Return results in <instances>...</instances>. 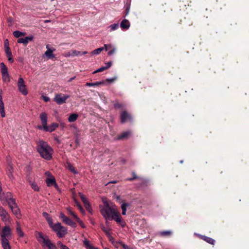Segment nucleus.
Here are the masks:
<instances>
[{
  "instance_id": "obj_9",
  "label": "nucleus",
  "mask_w": 249,
  "mask_h": 249,
  "mask_svg": "<svg viewBox=\"0 0 249 249\" xmlns=\"http://www.w3.org/2000/svg\"><path fill=\"white\" fill-rule=\"evenodd\" d=\"M40 119L42 124V126H38L37 128L39 129H43L47 125V115L43 112L40 114Z\"/></svg>"
},
{
  "instance_id": "obj_14",
  "label": "nucleus",
  "mask_w": 249,
  "mask_h": 249,
  "mask_svg": "<svg viewBox=\"0 0 249 249\" xmlns=\"http://www.w3.org/2000/svg\"><path fill=\"white\" fill-rule=\"evenodd\" d=\"M59 126L57 123H53L49 125H46L43 130L46 132H52L54 131Z\"/></svg>"
},
{
  "instance_id": "obj_50",
  "label": "nucleus",
  "mask_w": 249,
  "mask_h": 249,
  "mask_svg": "<svg viewBox=\"0 0 249 249\" xmlns=\"http://www.w3.org/2000/svg\"><path fill=\"white\" fill-rule=\"evenodd\" d=\"M100 53H101V52L100 51V50H99L98 48V49H95L94 51H93L91 53V54H93V55H97V54H99Z\"/></svg>"
},
{
  "instance_id": "obj_6",
  "label": "nucleus",
  "mask_w": 249,
  "mask_h": 249,
  "mask_svg": "<svg viewBox=\"0 0 249 249\" xmlns=\"http://www.w3.org/2000/svg\"><path fill=\"white\" fill-rule=\"evenodd\" d=\"M18 87L19 91L24 95H26L28 94V90L27 89L26 86L23 79L20 77L18 78Z\"/></svg>"
},
{
  "instance_id": "obj_43",
  "label": "nucleus",
  "mask_w": 249,
  "mask_h": 249,
  "mask_svg": "<svg viewBox=\"0 0 249 249\" xmlns=\"http://www.w3.org/2000/svg\"><path fill=\"white\" fill-rule=\"evenodd\" d=\"M46 220L48 222V224L49 225L50 227L52 228L54 225L53 223L52 218L51 217H50L49 218L47 219Z\"/></svg>"
},
{
  "instance_id": "obj_53",
  "label": "nucleus",
  "mask_w": 249,
  "mask_h": 249,
  "mask_svg": "<svg viewBox=\"0 0 249 249\" xmlns=\"http://www.w3.org/2000/svg\"><path fill=\"white\" fill-rule=\"evenodd\" d=\"M104 47L106 49V51H107L108 50L112 48V45L111 44H105Z\"/></svg>"
},
{
  "instance_id": "obj_1",
  "label": "nucleus",
  "mask_w": 249,
  "mask_h": 249,
  "mask_svg": "<svg viewBox=\"0 0 249 249\" xmlns=\"http://www.w3.org/2000/svg\"><path fill=\"white\" fill-rule=\"evenodd\" d=\"M37 150L42 158L47 160L52 159L53 151L47 142L43 141L39 142L37 146Z\"/></svg>"
},
{
  "instance_id": "obj_28",
  "label": "nucleus",
  "mask_w": 249,
  "mask_h": 249,
  "mask_svg": "<svg viewBox=\"0 0 249 249\" xmlns=\"http://www.w3.org/2000/svg\"><path fill=\"white\" fill-rule=\"evenodd\" d=\"M17 232L18 234V235L20 237H23L24 236V233L22 231L20 226L19 225V223L18 222H17V228H16Z\"/></svg>"
},
{
  "instance_id": "obj_40",
  "label": "nucleus",
  "mask_w": 249,
  "mask_h": 249,
  "mask_svg": "<svg viewBox=\"0 0 249 249\" xmlns=\"http://www.w3.org/2000/svg\"><path fill=\"white\" fill-rule=\"evenodd\" d=\"M71 54L72 57L75 56L80 55H82V52L80 51H77L76 50H72Z\"/></svg>"
},
{
  "instance_id": "obj_26",
  "label": "nucleus",
  "mask_w": 249,
  "mask_h": 249,
  "mask_svg": "<svg viewBox=\"0 0 249 249\" xmlns=\"http://www.w3.org/2000/svg\"><path fill=\"white\" fill-rule=\"evenodd\" d=\"M78 117V115L77 114L73 113L70 115L68 119V120L70 123L74 122L77 119Z\"/></svg>"
},
{
  "instance_id": "obj_5",
  "label": "nucleus",
  "mask_w": 249,
  "mask_h": 249,
  "mask_svg": "<svg viewBox=\"0 0 249 249\" xmlns=\"http://www.w3.org/2000/svg\"><path fill=\"white\" fill-rule=\"evenodd\" d=\"M52 229L59 238L64 237L67 233V229L62 226L59 222L55 224Z\"/></svg>"
},
{
  "instance_id": "obj_19",
  "label": "nucleus",
  "mask_w": 249,
  "mask_h": 249,
  "mask_svg": "<svg viewBox=\"0 0 249 249\" xmlns=\"http://www.w3.org/2000/svg\"><path fill=\"white\" fill-rule=\"evenodd\" d=\"M13 166L11 164H9L8 165L7 171V175L8 178H9V179L12 181H13L15 178L13 174Z\"/></svg>"
},
{
  "instance_id": "obj_13",
  "label": "nucleus",
  "mask_w": 249,
  "mask_h": 249,
  "mask_svg": "<svg viewBox=\"0 0 249 249\" xmlns=\"http://www.w3.org/2000/svg\"><path fill=\"white\" fill-rule=\"evenodd\" d=\"M13 198L12 195L11 193L9 192H7L6 193H0V199L3 203L5 201H7Z\"/></svg>"
},
{
  "instance_id": "obj_39",
  "label": "nucleus",
  "mask_w": 249,
  "mask_h": 249,
  "mask_svg": "<svg viewBox=\"0 0 249 249\" xmlns=\"http://www.w3.org/2000/svg\"><path fill=\"white\" fill-rule=\"evenodd\" d=\"M9 206V207L11 208L14 205H16L17 204L16 203L15 199L12 198L11 199L9 200L8 201H6Z\"/></svg>"
},
{
  "instance_id": "obj_7",
  "label": "nucleus",
  "mask_w": 249,
  "mask_h": 249,
  "mask_svg": "<svg viewBox=\"0 0 249 249\" xmlns=\"http://www.w3.org/2000/svg\"><path fill=\"white\" fill-rule=\"evenodd\" d=\"M1 239H9L11 236V229L9 226H4L0 233Z\"/></svg>"
},
{
  "instance_id": "obj_11",
  "label": "nucleus",
  "mask_w": 249,
  "mask_h": 249,
  "mask_svg": "<svg viewBox=\"0 0 249 249\" xmlns=\"http://www.w3.org/2000/svg\"><path fill=\"white\" fill-rule=\"evenodd\" d=\"M111 219L115 220L117 223L119 224L122 227H124L125 226V222L122 220V217L119 211H118L117 214H115L113 216Z\"/></svg>"
},
{
  "instance_id": "obj_18",
  "label": "nucleus",
  "mask_w": 249,
  "mask_h": 249,
  "mask_svg": "<svg viewBox=\"0 0 249 249\" xmlns=\"http://www.w3.org/2000/svg\"><path fill=\"white\" fill-rule=\"evenodd\" d=\"M120 26L123 30H127L130 26V23L127 19H124L121 22Z\"/></svg>"
},
{
  "instance_id": "obj_31",
  "label": "nucleus",
  "mask_w": 249,
  "mask_h": 249,
  "mask_svg": "<svg viewBox=\"0 0 249 249\" xmlns=\"http://www.w3.org/2000/svg\"><path fill=\"white\" fill-rule=\"evenodd\" d=\"M105 82L104 81H100V82H97L95 83H87L86 86L88 87H91V86H98L101 84H105Z\"/></svg>"
},
{
  "instance_id": "obj_25",
  "label": "nucleus",
  "mask_w": 249,
  "mask_h": 249,
  "mask_svg": "<svg viewBox=\"0 0 249 249\" xmlns=\"http://www.w3.org/2000/svg\"><path fill=\"white\" fill-rule=\"evenodd\" d=\"M83 243L87 249H98L97 248H95L91 245L89 241H88L87 239H85L84 240Z\"/></svg>"
},
{
  "instance_id": "obj_4",
  "label": "nucleus",
  "mask_w": 249,
  "mask_h": 249,
  "mask_svg": "<svg viewBox=\"0 0 249 249\" xmlns=\"http://www.w3.org/2000/svg\"><path fill=\"white\" fill-rule=\"evenodd\" d=\"M35 236L38 242L42 245L43 249L47 248V249H52L56 247L55 244L51 242L48 236L42 232L36 231Z\"/></svg>"
},
{
  "instance_id": "obj_29",
  "label": "nucleus",
  "mask_w": 249,
  "mask_h": 249,
  "mask_svg": "<svg viewBox=\"0 0 249 249\" xmlns=\"http://www.w3.org/2000/svg\"><path fill=\"white\" fill-rule=\"evenodd\" d=\"M66 167L70 170L71 172H72L74 174H78V172H77L74 167L70 163V162H67L66 164Z\"/></svg>"
},
{
  "instance_id": "obj_42",
  "label": "nucleus",
  "mask_w": 249,
  "mask_h": 249,
  "mask_svg": "<svg viewBox=\"0 0 249 249\" xmlns=\"http://www.w3.org/2000/svg\"><path fill=\"white\" fill-rule=\"evenodd\" d=\"M2 79L4 81H9V77L8 73L5 74H2Z\"/></svg>"
},
{
  "instance_id": "obj_64",
  "label": "nucleus",
  "mask_w": 249,
  "mask_h": 249,
  "mask_svg": "<svg viewBox=\"0 0 249 249\" xmlns=\"http://www.w3.org/2000/svg\"><path fill=\"white\" fill-rule=\"evenodd\" d=\"M129 8H127V9H126V14H125V15H128V13H129Z\"/></svg>"
},
{
  "instance_id": "obj_36",
  "label": "nucleus",
  "mask_w": 249,
  "mask_h": 249,
  "mask_svg": "<svg viewBox=\"0 0 249 249\" xmlns=\"http://www.w3.org/2000/svg\"><path fill=\"white\" fill-rule=\"evenodd\" d=\"M26 34L25 33L21 32L18 31H16L13 32V35L16 37H19L21 36H24Z\"/></svg>"
},
{
  "instance_id": "obj_41",
  "label": "nucleus",
  "mask_w": 249,
  "mask_h": 249,
  "mask_svg": "<svg viewBox=\"0 0 249 249\" xmlns=\"http://www.w3.org/2000/svg\"><path fill=\"white\" fill-rule=\"evenodd\" d=\"M57 246L60 249H70L68 247L63 245L61 242H58Z\"/></svg>"
},
{
  "instance_id": "obj_46",
  "label": "nucleus",
  "mask_w": 249,
  "mask_h": 249,
  "mask_svg": "<svg viewBox=\"0 0 249 249\" xmlns=\"http://www.w3.org/2000/svg\"><path fill=\"white\" fill-rule=\"evenodd\" d=\"M6 56L8 58V60L9 62L11 63H13L14 61V59L12 58V53H7L6 54Z\"/></svg>"
},
{
  "instance_id": "obj_12",
  "label": "nucleus",
  "mask_w": 249,
  "mask_h": 249,
  "mask_svg": "<svg viewBox=\"0 0 249 249\" xmlns=\"http://www.w3.org/2000/svg\"><path fill=\"white\" fill-rule=\"evenodd\" d=\"M121 122L124 124L128 120H131V116L125 111H123L120 116Z\"/></svg>"
},
{
  "instance_id": "obj_38",
  "label": "nucleus",
  "mask_w": 249,
  "mask_h": 249,
  "mask_svg": "<svg viewBox=\"0 0 249 249\" xmlns=\"http://www.w3.org/2000/svg\"><path fill=\"white\" fill-rule=\"evenodd\" d=\"M119 27V25L117 23H114L111 25H110L108 28L110 29V32H112L114 30H117Z\"/></svg>"
},
{
  "instance_id": "obj_35",
  "label": "nucleus",
  "mask_w": 249,
  "mask_h": 249,
  "mask_svg": "<svg viewBox=\"0 0 249 249\" xmlns=\"http://www.w3.org/2000/svg\"><path fill=\"white\" fill-rule=\"evenodd\" d=\"M102 230L106 233L108 237L109 240H111L112 236L110 232V230L106 229L104 226L102 227Z\"/></svg>"
},
{
  "instance_id": "obj_3",
  "label": "nucleus",
  "mask_w": 249,
  "mask_h": 249,
  "mask_svg": "<svg viewBox=\"0 0 249 249\" xmlns=\"http://www.w3.org/2000/svg\"><path fill=\"white\" fill-rule=\"evenodd\" d=\"M35 236L38 242L42 245L43 249L47 248V249H52L56 247L55 244L51 242L48 236L42 232L36 231Z\"/></svg>"
},
{
  "instance_id": "obj_49",
  "label": "nucleus",
  "mask_w": 249,
  "mask_h": 249,
  "mask_svg": "<svg viewBox=\"0 0 249 249\" xmlns=\"http://www.w3.org/2000/svg\"><path fill=\"white\" fill-rule=\"evenodd\" d=\"M76 220L79 223L80 225L81 226L82 228H86V226L85 225V224L82 222V221L78 217H77L76 219Z\"/></svg>"
},
{
  "instance_id": "obj_15",
  "label": "nucleus",
  "mask_w": 249,
  "mask_h": 249,
  "mask_svg": "<svg viewBox=\"0 0 249 249\" xmlns=\"http://www.w3.org/2000/svg\"><path fill=\"white\" fill-rule=\"evenodd\" d=\"M79 196L80 197L82 202L84 204V205L86 208L88 210L89 212H90V207L89 205V202L86 197V196L81 193L79 194Z\"/></svg>"
},
{
  "instance_id": "obj_34",
  "label": "nucleus",
  "mask_w": 249,
  "mask_h": 249,
  "mask_svg": "<svg viewBox=\"0 0 249 249\" xmlns=\"http://www.w3.org/2000/svg\"><path fill=\"white\" fill-rule=\"evenodd\" d=\"M30 184L32 188L36 191H38L39 190V187L37 185V184L33 181H30Z\"/></svg>"
},
{
  "instance_id": "obj_30",
  "label": "nucleus",
  "mask_w": 249,
  "mask_h": 249,
  "mask_svg": "<svg viewBox=\"0 0 249 249\" xmlns=\"http://www.w3.org/2000/svg\"><path fill=\"white\" fill-rule=\"evenodd\" d=\"M46 183L48 186H52L55 184V180L53 177L51 178H47L46 180Z\"/></svg>"
},
{
  "instance_id": "obj_60",
  "label": "nucleus",
  "mask_w": 249,
  "mask_h": 249,
  "mask_svg": "<svg viewBox=\"0 0 249 249\" xmlns=\"http://www.w3.org/2000/svg\"><path fill=\"white\" fill-rule=\"evenodd\" d=\"M112 65V62H108L107 64V66H105L106 68H107V69L108 68H109Z\"/></svg>"
},
{
  "instance_id": "obj_33",
  "label": "nucleus",
  "mask_w": 249,
  "mask_h": 249,
  "mask_svg": "<svg viewBox=\"0 0 249 249\" xmlns=\"http://www.w3.org/2000/svg\"><path fill=\"white\" fill-rule=\"evenodd\" d=\"M1 74L8 73L7 68L3 63H0Z\"/></svg>"
},
{
  "instance_id": "obj_44",
  "label": "nucleus",
  "mask_w": 249,
  "mask_h": 249,
  "mask_svg": "<svg viewBox=\"0 0 249 249\" xmlns=\"http://www.w3.org/2000/svg\"><path fill=\"white\" fill-rule=\"evenodd\" d=\"M160 235L162 236H169L171 234V231H161L160 233Z\"/></svg>"
},
{
  "instance_id": "obj_58",
  "label": "nucleus",
  "mask_w": 249,
  "mask_h": 249,
  "mask_svg": "<svg viewBox=\"0 0 249 249\" xmlns=\"http://www.w3.org/2000/svg\"><path fill=\"white\" fill-rule=\"evenodd\" d=\"M5 50L6 54L12 53L9 47H7L6 48H5Z\"/></svg>"
},
{
  "instance_id": "obj_27",
  "label": "nucleus",
  "mask_w": 249,
  "mask_h": 249,
  "mask_svg": "<svg viewBox=\"0 0 249 249\" xmlns=\"http://www.w3.org/2000/svg\"><path fill=\"white\" fill-rule=\"evenodd\" d=\"M0 113L1 116L3 118L5 117V113L4 110V105L3 101H0Z\"/></svg>"
},
{
  "instance_id": "obj_17",
  "label": "nucleus",
  "mask_w": 249,
  "mask_h": 249,
  "mask_svg": "<svg viewBox=\"0 0 249 249\" xmlns=\"http://www.w3.org/2000/svg\"><path fill=\"white\" fill-rule=\"evenodd\" d=\"M47 50L45 52V55L48 58H51L54 57V55L53 54V52L55 51L54 48L52 49L48 48V45L46 46Z\"/></svg>"
},
{
  "instance_id": "obj_57",
  "label": "nucleus",
  "mask_w": 249,
  "mask_h": 249,
  "mask_svg": "<svg viewBox=\"0 0 249 249\" xmlns=\"http://www.w3.org/2000/svg\"><path fill=\"white\" fill-rule=\"evenodd\" d=\"M42 214H43V216L45 217L46 219H47L50 217L49 214L46 212L43 213Z\"/></svg>"
},
{
  "instance_id": "obj_32",
  "label": "nucleus",
  "mask_w": 249,
  "mask_h": 249,
  "mask_svg": "<svg viewBox=\"0 0 249 249\" xmlns=\"http://www.w3.org/2000/svg\"><path fill=\"white\" fill-rule=\"evenodd\" d=\"M64 222H65L66 224L70 225L73 228H75L76 226V224L68 217Z\"/></svg>"
},
{
  "instance_id": "obj_37",
  "label": "nucleus",
  "mask_w": 249,
  "mask_h": 249,
  "mask_svg": "<svg viewBox=\"0 0 249 249\" xmlns=\"http://www.w3.org/2000/svg\"><path fill=\"white\" fill-rule=\"evenodd\" d=\"M116 244L117 248H118V247H119L118 245H120L122 247V248L124 249H133L130 248L129 246H128L127 245H125V244H124L121 242H117Z\"/></svg>"
},
{
  "instance_id": "obj_62",
  "label": "nucleus",
  "mask_w": 249,
  "mask_h": 249,
  "mask_svg": "<svg viewBox=\"0 0 249 249\" xmlns=\"http://www.w3.org/2000/svg\"><path fill=\"white\" fill-rule=\"evenodd\" d=\"M2 94V90L1 89H0V101H3Z\"/></svg>"
},
{
  "instance_id": "obj_59",
  "label": "nucleus",
  "mask_w": 249,
  "mask_h": 249,
  "mask_svg": "<svg viewBox=\"0 0 249 249\" xmlns=\"http://www.w3.org/2000/svg\"><path fill=\"white\" fill-rule=\"evenodd\" d=\"M133 178H129L128 180H132L135 178H137L138 177L137 176H136V175L135 174V173L134 172L133 173Z\"/></svg>"
},
{
  "instance_id": "obj_51",
  "label": "nucleus",
  "mask_w": 249,
  "mask_h": 249,
  "mask_svg": "<svg viewBox=\"0 0 249 249\" xmlns=\"http://www.w3.org/2000/svg\"><path fill=\"white\" fill-rule=\"evenodd\" d=\"M60 217L62 219V221L63 222H64L66 219L68 218L67 216H66L65 215V214L62 213H61L60 214Z\"/></svg>"
},
{
  "instance_id": "obj_2",
  "label": "nucleus",
  "mask_w": 249,
  "mask_h": 249,
  "mask_svg": "<svg viewBox=\"0 0 249 249\" xmlns=\"http://www.w3.org/2000/svg\"><path fill=\"white\" fill-rule=\"evenodd\" d=\"M100 208L101 213L106 219V223H107V220L111 219L113 216L117 214L118 211L115 206L110 207L107 203H105V206Z\"/></svg>"
},
{
  "instance_id": "obj_48",
  "label": "nucleus",
  "mask_w": 249,
  "mask_h": 249,
  "mask_svg": "<svg viewBox=\"0 0 249 249\" xmlns=\"http://www.w3.org/2000/svg\"><path fill=\"white\" fill-rule=\"evenodd\" d=\"M111 49V50L109 51L107 54L108 55H112L113 53H114L116 51V49L115 47H112V48Z\"/></svg>"
},
{
  "instance_id": "obj_8",
  "label": "nucleus",
  "mask_w": 249,
  "mask_h": 249,
  "mask_svg": "<svg viewBox=\"0 0 249 249\" xmlns=\"http://www.w3.org/2000/svg\"><path fill=\"white\" fill-rule=\"evenodd\" d=\"M69 95L57 94L55 95L54 100L58 105L62 104L66 102V101L69 98Z\"/></svg>"
},
{
  "instance_id": "obj_24",
  "label": "nucleus",
  "mask_w": 249,
  "mask_h": 249,
  "mask_svg": "<svg viewBox=\"0 0 249 249\" xmlns=\"http://www.w3.org/2000/svg\"><path fill=\"white\" fill-rule=\"evenodd\" d=\"M129 206V204L127 203H125L124 201H122L121 205V209L122 210V213L123 215H125L126 213V209Z\"/></svg>"
},
{
  "instance_id": "obj_20",
  "label": "nucleus",
  "mask_w": 249,
  "mask_h": 249,
  "mask_svg": "<svg viewBox=\"0 0 249 249\" xmlns=\"http://www.w3.org/2000/svg\"><path fill=\"white\" fill-rule=\"evenodd\" d=\"M33 38V36H28L25 38H20L18 40V42L26 45L29 41H32Z\"/></svg>"
},
{
  "instance_id": "obj_21",
  "label": "nucleus",
  "mask_w": 249,
  "mask_h": 249,
  "mask_svg": "<svg viewBox=\"0 0 249 249\" xmlns=\"http://www.w3.org/2000/svg\"><path fill=\"white\" fill-rule=\"evenodd\" d=\"M1 241L3 249H11L9 243V239H1Z\"/></svg>"
},
{
  "instance_id": "obj_61",
  "label": "nucleus",
  "mask_w": 249,
  "mask_h": 249,
  "mask_svg": "<svg viewBox=\"0 0 249 249\" xmlns=\"http://www.w3.org/2000/svg\"><path fill=\"white\" fill-rule=\"evenodd\" d=\"M43 100L45 102H48L50 100V98L49 97H46V96L43 97Z\"/></svg>"
},
{
  "instance_id": "obj_23",
  "label": "nucleus",
  "mask_w": 249,
  "mask_h": 249,
  "mask_svg": "<svg viewBox=\"0 0 249 249\" xmlns=\"http://www.w3.org/2000/svg\"><path fill=\"white\" fill-rule=\"evenodd\" d=\"M130 131L124 132L118 136L117 139L121 140L123 139H126L128 138L130 136Z\"/></svg>"
},
{
  "instance_id": "obj_54",
  "label": "nucleus",
  "mask_w": 249,
  "mask_h": 249,
  "mask_svg": "<svg viewBox=\"0 0 249 249\" xmlns=\"http://www.w3.org/2000/svg\"><path fill=\"white\" fill-rule=\"evenodd\" d=\"M76 205L78 207L79 210L82 212V213H84V209L82 208V206L80 205V204L78 203V202H76Z\"/></svg>"
},
{
  "instance_id": "obj_56",
  "label": "nucleus",
  "mask_w": 249,
  "mask_h": 249,
  "mask_svg": "<svg viewBox=\"0 0 249 249\" xmlns=\"http://www.w3.org/2000/svg\"><path fill=\"white\" fill-rule=\"evenodd\" d=\"M7 47H9V43L7 39H6L4 41V48H6Z\"/></svg>"
},
{
  "instance_id": "obj_55",
  "label": "nucleus",
  "mask_w": 249,
  "mask_h": 249,
  "mask_svg": "<svg viewBox=\"0 0 249 249\" xmlns=\"http://www.w3.org/2000/svg\"><path fill=\"white\" fill-rule=\"evenodd\" d=\"M115 80V78H108V79H107L106 80V81H104L105 82V83L106 82H108V83H112Z\"/></svg>"
},
{
  "instance_id": "obj_10",
  "label": "nucleus",
  "mask_w": 249,
  "mask_h": 249,
  "mask_svg": "<svg viewBox=\"0 0 249 249\" xmlns=\"http://www.w3.org/2000/svg\"><path fill=\"white\" fill-rule=\"evenodd\" d=\"M0 216L3 222H7L10 220V215L2 207H0Z\"/></svg>"
},
{
  "instance_id": "obj_45",
  "label": "nucleus",
  "mask_w": 249,
  "mask_h": 249,
  "mask_svg": "<svg viewBox=\"0 0 249 249\" xmlns=\"http://www.w3.org/2000/svg\"><path fill=\"white\" fill-rule=\"evenodd\" d=\"M107 70V68H106V67H102L101 68H100L99 69H97V70H96L95 71H94L93 73H96L97 72H102L105 70Z\"/></svg>"
},
{
  "instance_id": "obj_47",
  "label": "nucleus",
  "mask_w": 249,
  "mask_h": 249,
  "mask_svg": "<svg viewBox=\"0 0 249 249\" xmlns=\"http://www.w3.org/2000/svg\"><path fill=\"white\" fill-rule=\"evenodd\" d=\"M67 210L70 214H71L75 219L78 217L69 208H67Z\"/></svg>"
},
{
  "instance_id": "obj_22",
  "label": "nucleus",
  "mask_w": 249,
  "mask_h": 249,
  "mask_svg": "<svg viewBox=\"0 0 249 249\" xmlns=\"http://www.w3.org/2000/svg\"><path fill=\"white\" fill-rule=\"evenodd\" d=\"M11 209L13 212V213L18 217L19 218L20 217V211L19 209L18 208L17 205H14L11 208Z\"/></svg>"
},
{
  "instance_id": "obj_63",
  "label": "nucleus",
  "mask_w": 249,
  "mask_h": 249,
  "mask_svg": "<svg viewBox=\"0 0 249 249\" xmlns=\"http://www.w3.org/2000/svg\"><path fill=\"white\" fill-rule=\"evenodd\" d=\"M116 199L117 200L119 201V202H121L120 201H121V197L119 196H116Z\"/></svg>"
},
{
  "instance_id": "obj_52",
  "label": "nucleus",
  "mask_w": 249,
  "mask_h": 249,
  "mask_svg": "<svg viewBox=\"0 0 249 249\" xmlns=\"http://www.w3.org/2000/svg\"><path fill=\"white\" fill-rule=\"evenodd\" d=\"M64 56L67 57L70 56H72L71 54V51L67 53H65L63 54Z\"/></svg>"
},
{
  "instance_id": "obj_16",
  "label": "nucleus",
  "mask_w": 249,
  "mask_h": 249,
  "mask_svg": "<svg viewBox=\"0 0 249 249\" xmlns=\"http://www.w3.org/2000/svg\"><path fill=\"white\" fill-rule=\"evenodd\" d=\"M195 235H197L200 238L204 240L205 241H206V242H207L209 244H210L213 245L214 244V243H215L214 240L211 237H207L206 236L200 235V234H197V233H195Z\"/></svg>"
}]
</instances>
